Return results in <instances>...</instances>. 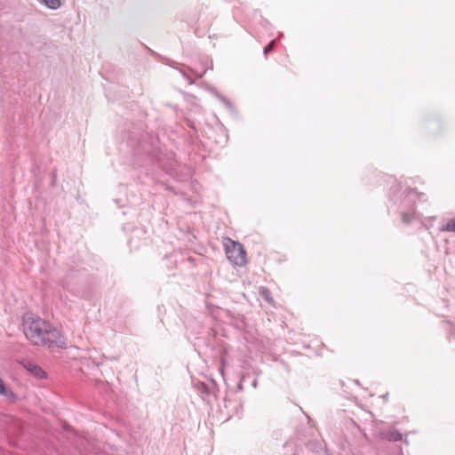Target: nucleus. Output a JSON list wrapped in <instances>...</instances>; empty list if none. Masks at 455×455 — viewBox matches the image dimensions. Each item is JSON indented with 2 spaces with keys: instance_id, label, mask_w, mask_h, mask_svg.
Segmentation results:
<instances>
[{
  "instance_id": "4468645a",
  "label": "nucleus",
  "mask_w": 455,
  "mask_h": 455,
  "mask_svg": "<svg viewBox=\"0 0 455 455\" xmlns=\"http://www.w3.org/2000/svg\"><path fill=\"white\" fill-rule=\"evenodd\" d=\"M22 433V428L20 427H17V435Z\"/></svg>"
},
{
  "instance_id": "f3484780",
  "label": "nucleus",
  "mask_w": 455,
  "mask_h": 455,
  "mask_svg": "<svg viewBox=\"0 0 455 455\" xmlns=\"http://www.w3.org/2000/svg\"><path fill=\"white\" fill-rule=\"evenodd\" d=\"M416 193L415 189H410L409 194Z\"/></svg>"
},
{
  "instance_id": "39448f33",
  "label": "nucleus",
  "mask_w": 455,
  "mask_h": 455,
  "mask_svg": "<svg viewBox=\"0 0 455 455\" xmlns=\"http://www.w3.org/2000/svg\"><path fill=\"white\" fill-rule=\"evenodd\" d=\"M0 395L4 396L11 403H15L19 400V396L11 388H9L4 380L0 378Z\"/></svg>"
},
{
  "instance_id": "9d476101",
  "label": "nucleus",
  "mask_w": 455,
  "mask_h": 455,
  "mask_svg": "<svg viewBox=\"0 0 455 455\" xmlns=\"http://www.w3.org/2000/svg\"><path fill=\"white\" fill-rule=\"evenodd\" d=\"M413 219V215L411 212H403L402 220L404 224H409Z\"/></svg>"
},
{
  "instance_id": "6ab92c4d",
  "label": "nucleus",
  "mask_w": 455,
  "mask_h": 455,
  "mask_svg": "<svg viewBox=\"0 0 455 455\" xmlns=\"http://www.w3.org/2000/svg\"><path fill=\"white\" fill-rule=\"evenodd\" d=\"M223 101H225L226 103H228L227 99H223Z\"/></svg>"
},
{
  "instance_id": "20e7f679",
  "label": "nucleus",
  "mask_w": 455,
  "mask_h": 455,
  "mask_svg": "<svg viewBox=\"0 0 455 455\" xmlns=\"http://www.w3.org/2000/svg\"><path fill=\"white\" fill-rule=\"evenodd\" d=\"M21 363L23 367L36 378L39 379L46 378L45 371L39 365L30 361H23Z\"/></svg>"
},
{
  "instance_id": "f03ea898",
  "label": "nucleus",
  "mask_w": 455,
  "mask_h": 455,
  "mask_svg": "<svg viewBox=\"0 0 455 455\" xmlns=\"http://www.w3.org/2000/svg\"><path fill=\"white\" fill-rule=\"evenodd\" d=\"M227 258L234 265L242 267L246 263V251L239 242L227 238L224 243Z\"/></svg>"
},
{
  "instance_id": "dca6fc26",
  "label": "nucleus",
  "mask_w": 455,
  "mask_h": 455,
  "mask_svg": "<svg viewBox=\"0 0 455 455\" xmlns=\"http://www.w3.org/2000/svg\"><path fill=\"white\" fill-rule=\"evenodd\" d=\"M352 423L358 428L360 429V426H358L355 422L352 421Z\"/></svg>"
},
{
  "instance_id": "7ed1b4c3",
  "label": "nucleus",
  "mask_w": 455,
  "mask_h": 455,
  "mask_svg": "<svg viewBox=\"0 0 455 455\" xmlns=\"http://www.w3.org/2000/svg\"><path fill=\"white\" fill-rule=\"evenodd\" d=\"M44 343L40 345L48 347L63 348L66 347V339L60 331L56 328H52L49 324L44 327Z\"/></svg>"
},
{
  "instance_id": "6e6552de",
  "label": "nucleus",
  "mask_w": 455,
  "mask_h": 455,
  "mask_svg": "<svg viewBox=\"0 0 455 455\" xmlns=\"http://www.w3.org/2000/svg\"><path fill=\"white\" fill-rule=\"evenodd\" d=\"M441 230L448 231V232H455V218L449 220L448 222L444 226H443Z\"/></svg>"
},
{
  "instance_id": "ddd939ff",
  "label": "nucleus",
  "mask_w": 455,
  "mask_h": 455,
  "mask_svg": "<svg viewBox=\"0 0 455 455\" xmlns=\"http://www.w3.org/2000/svg\"><path fill=\"white\" fill-rule=\"evenodd\" d=\"M203 388H204V390H203L204 393L209 394L208 387L206 385H204Z\"/></svg>"
},
{
  "instance_id": "2eb2a0df",
  "label": "nucleus",
  "mask_w": 455,
  "mask_h": 455,
  "mask_svg": "<svg viewBox=\"0 0 455 455\" xmlns=\"http://www.w3.org/2000/svg\"><path fill=\"white\" fill-rule=\"evenodd\" d=\"M382 397H383V399H385L386 401H387V399H388V393H387L386 395H384Z\"/></svg>"
},
{
  "instance_id": "423d86ee",
  "label": "nucleus",
  "mask_w": 455,
  "mask_h": 455,
  "mask_svg": "<svg viewBox=\"0 0 455 455\" xmlns=\"http://www.w3.org/2000/svg\"><path fill=\"white\" fill-rule=\"evenodd\" d=\"M383 437L389 442H398L403 438V435L397 429H391L383 433Z\"/></svg>"
},
{
  "instance_id": "f257e3e1",
  "label": "nucleus",
  "mask_w": 455,
  "mask_h": 455,
  "mask_svg": "<svg viewBox=\"0 0 455 455\" xmlns=\"http://www.w3.org/2000/svg\"><path fill=\"white\" fill-rule=\"evenodd\" d=\"M46 325L47 323L39 317L36 319H24L23 332L35 345H40L44 343L43 336Z\"/></svg>"
},
{
  "instance_id": "a211bd4d",
  "label": "nucleus",
  "mask_w": 455,
  "mask_h": 455,
  "mask_svg": "<svg viewBox=\"0 0 455 455\" xmlns=\"http://www.w3.org/2000/svg\"><path fill=\"white\" fill-rule=\"evenodd\" d=\"M188 80L189 84H193V81L190 77H188Z\"/></svg>"
},
{
  "instance_id": "1a4fd4ad",
  "label": "nucleus",
  "mask_w": 455,
  "mask_h": 455,
  "mask_svg": "<svg viewBox=\"0 0 455 455\" xmlns=\"http://www.w3.org/2000/svg\"><path fill=\"white\" fill-rule=\"evenodd\" d=\"M276 46V40H271L264 48L263 54L267 57V54L275 50Z\"/></svg>"
},
{
  "instance_id": "f8f14e48",
  "label": "nucleus",
  "mask_w": 455,
  "mask_h": 455,
  "mask_svg": "<svg viewBox=\"0 0 455 455\" xmlns=\"http://www.w3.org/2000/svg\"><path fill=\"white\" fill-rule=\"evenodd\" d=\"M186 124H187V125H188L189 128H191V129H193V130L196 131V125H195L194 121H191V120L187 119V120H186Z\"/></svg>"
},
{
  "instance_id": "9b49d317",
  "label": "nucleus",
  "mask_w": 455,
  "mask_h": 455,
  "mask_svg": "<svg viewBox=\"0 0 455 455\" xmlns=\"http://www.w3.org/2000/svg\"><path fill=\"white\" fill-rule=\"evenodd\" d=\"M261 296L266 301L270 302L272 300L271 293L268 289L263 288L260 292Z\"/></svg>"
},
{
  "instance_id": "0eeeda50",
  "label": "nucleus",
  "mask_w": 455,
  "mask_h": 455,
  "mask_svg": "<svg viewBox=\"0 0 455 455\" xmlns=\"http://www.w3.org/2000/svg\"><path fill=\"white\" fill-rule=\"evenodd\" d=\"M38 1L52 10H57L61 6L60 0H38Z\"/></svg>"
}]
</instances>
